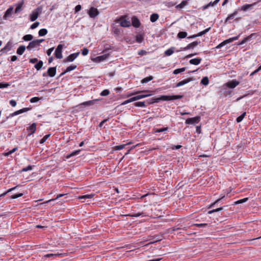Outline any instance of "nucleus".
I'll return each mask as SVG.
<instances>
[{
    "mask_svg": "<svg viewBox=\"0 0 261 261\" xmlns=\"http://www.w3.org/2000/svg\"><path fill=\"white\" fill-rule=\"evenodd\" d=\"M184 96L182 95H162L158 98H153L149 101L147 102L148 105L152 104L154 102H158L160 100L168 101L172 100L182 98Z\"/></svg>",
    "mask_w": 261,
    "mask_h": 261,
    "instance_id": "nucleus-1",
    "label": "nucleus"
},
{
    "mask_svg": "<svg viewBox=\"0 0 261 261\" xmlns=\"http://www.w3.org/2000/svg\"><path fill=\"white\" fill-rule=\"evenodd\" d=\"M119 23L120 25L123 28L129 27L130 26V22L127 15H122L120 16L116 21Z\"/></svg>",
    "mask_w": 261,
    "mask_h": 261,
    "instance_id": "nucleus-2",
    "label": "nucleus"
},
{
    "mask_svg": "<svg viewBox=\"0 0 261 261\" xmlns=\"http://www.w3.org/2000/svg\"><path fill=\"white\" fill-rule=\"evenodd\" d=\"M239 36H240V35L238 36L230 38L228 39L224 40V41H223L222 42H221V43L218 44L215 48L216 49H219V48H221L222 47H223V46L226 45L227 44L231 43L233 41L238 40Z\"/></svg>",
    "mask_w": 261,
    "mask_h": 261,
    "instance_id": "nucleus-3",
    "label": "nucleus"
},
{
    "mask_svg": "<svg viewBox=\"0 0 261 261\" xmlns=\"http://www.w3.org/2000/svg\"><path fill=\"white\" fill-rule=\"evenodd\" d=\"M41 11L42 8L41 7H39L37 9L33 10L32 14L30 15V20L31 21H35L39 16V13L41 12Z\"/></svg>",
    "mask_w": 261,
    "mask_h": 261,
    "instance_id": "nucleus-4",
    "label": "nucleus"
},
{
    "mask_svg": "<svg viewBox=\"0 0 261 261\" xmlns=\"http://www.w3.org/2000/svg\"><path fill=\"white\" fill-rule=\"evenodd\" d=\"M56 67H49L47 69L46 72L43 73V76H49L50 77H54L55 76L56 73Z\"/></svg>",
    "mask_w": 261,
    "mask_h": 261,
    "instance_id": "nucleus-5",
    "label": "nucleus"
},
{
    "mask_svg": "<svg viewBox=\"0 0 261 261\" xmlns=\"http://www.w3.org/2000/svg\"><path fill=\"white\" fill-rule=\"evenodd\" d=\"M63 44H59L55 50V57L57 59H61L63 57L62 56V49L63 48Z\"/></svg>",
    "mask_w": 261,
    "mask_h": 261,
    "instance_id": "nucleus-6",
    "label": "nucleus"
},
{
    "mask_svg": "<svg viewBox=\"0 0 261 261\" xmlns=\"http://www.w3.org/2000/svg\"><path fill=\"white\" fill-rule=\"evenodd\" d=\"M31 109V108H24L22 109L16 111L14 112V113L10 114L9 115V116H7L6 118V119H8L10 117H14L15 116H16V115L21 114L22 113L28 112L29 110H30Z\"/></svg>",
    "mask_w": 261,
    "mask_h": 261,
    "instance_id": "nucleus-7",
    "label": "nucleus"
},
{
    "mask_svg": "<svg viewBox=\"0 0 261 261\" xmlns=\"http://www.w3.org/2000/svg\"><path fill=\"white\" fill-rule=\"evenodd\" d=\"M201 120V117L199 116L193 118H189L186 119V123L187 124H193L198 123Z\"/></svg>",
    "mask_w": 261,
    "mask_h": 261,
    "instance_id": "nucleus-8",
    "label": "nucleus"
},
{
    "mask_svg": "<svg viewBox=\"0 0 261 261\" xmlns=\"http://www.w3.org/2000/svg\"><path fill=\"white\" fill-rule=\"evenodd\" d=\"M99 12L97 9L93 7L90 8L88 11V14L89 16L92 18H94L95 17H96L99 14Z\"/></svg>",
    "mask_w": 261,
    "mask_h": 261,
    "instance_id": "nucleus-9",
    "label": "nucleus"
},
{
    "mask_svg": "<svg viewBox=\"0 0 261 261\" xmlns=\"http://www.w3.org/2000/svg\"><path fill=\"white\" fill-rule=\"evenodd\" d=\"M80 52L72 54L68 56L66 59L63 60V62L66 63L68 62L73 61L79 55Z\"/></svg>",
    "mask_w": 261,
    "mask_h": 261,
    "instance_id": "nucleus-10",
    "label": "nucleus"
},
{
    "mask_svg": "<svg viewBox=\"0 0 261 261\" xmlns=\"http://www.w3.org/2000/svg\"><path fill=\"white\" fill-rule=\"evenodd\" d=\"M255 5L256 3H254L251 4H246L242 6L241 8L238 9L237 10L238 11H247L248 10L252 9L253 6H255Z\"/></svg>",
    "mask_w": 261,
    "mask_h": 261,
    "instance_id": "nucleus-11",
    "label": "nucleus"
},
{
    "mask_svg": "<svg viewBox=\"0 0 261 261\" xmlns=\"http://www.w3.org/2000/svg\"><path fill=\"white\" fill-rule=\"evenodd\" d=\"M36 123H33V124H32L31 125L27 128V130L29 132V133L27 135V137L31 136L32 135L35 133L36 130Z\"/></svg>",
    "mask_w": 261,
    "mask_h": 261,
    "instance_id": "nucleus-12",
    "label": "nucleus"
},
{
    "mask_svg": "<svg viewBox=\"0 0 261 261\" xmlns=\"http://www.w3.org/2000/svg\"><path fill=\"white\" fill-rule=\"evenodd\" d=\"M240 84V82L238 81H237L236 80H232V81L230 82H228L225 84V85L226 87L229 88H234L236 86L239 85Z\"/></svg>",
    "mask_w": 261,
    "mask_h": 261,
    "instance_id": "nucleus-13",
    "label": "nucleus"
},
{
    "mask_svg": "<svg viewBox=\"0 0 261 261\" xmlns=\"http://www.w3.org/2000/svg\"><path fill=\"white\" fill-rule=\"evenodd\" d=\"M109 57L108 53L105 54L103 55L97 56L93 59L95 62H100L106 60Z\"/></svg>",
    "mask_w": 261,
    "mask_h": 261,
    "instance_id": "nucleus-14",
    "label": "nucleus"
},
{
    "mask_svg": "<svg viewBox=\"0 0 261 261\" xmlns=\"http://www.w3.org/2000/svg\"><path fill=\"white\" fill-rule=\"evenodd\" d=\"M193 81V78L192 77H189L187 79L181 81H180L179 82L177 83L176 85L174 86V87H179L181 86H183L191 81Z\"/></svg>",
    "mask_w": 261,
    "mask_h": 261,
    "instance_id": "nucleus-15",
    "label": "nucleus"
},
{
    "mask_svg": "<svg viewBox=\"0 0 261 261\" xmlns=\"http://www.w3.org/2000/svg\"><path fill=\"white\" fill-rule=\"evenodd\" d=\"M132 25L135 28H139L141 25L140 20L136 16H133L132 18Z\"/></svg>",
    "mask_w": 261,
    "mask_h": 261,
    "instance_id": "nucleus-16",
    "label": "nucleus"
},
{
    "mask_svg": "<svg viewBox=\"0 0 261 261\" xmlns=\"http://www.w3.org/2000/svg\"><path fill=\"white\" fill-rule=\"evenodd\" d=\"M12 48V43H11L10 41H9L7 44L6 45V46L3 47V48H2L0 50V51L2 53H7L8 51H9L11 50Z\"/></svg>",
    "mask_w": 261,
    "mask_h": 261,
    "instance_id": "nucleus-17",
    "label": "nucleus"
},
{
    "mask_svg": "<svg viewBox=\"0 0 261 261\" xmlns=\"http://www.w3.org/2000/svg\"><path fill=\"white\" fill-rule=\"evenodd\" d=\"M238 13V11L237 9L232 13L229 14L225 20V23H227L230 20L233 19Z\"/></svg>",
    "mask_w": 261,
    "mask_h": 261,
    "instance_id": "nucleus-18",
    "label": "nucleus"
},
{
    "mask_svg": "<svg viewBox=\"0 0 261 261\" xmlns=\"http://www.w3.org/2000/svg\"><path fill=\"white\" fill-rule=\"evenodd\" d=\"M39 46V44H38V42L36 40H35L29 43V45L27 47V48L28 50H31L32 48H35Z\"/></svg>",
    "mask_w": 261,
    "mask_h": 261,
    "instance_id": "nucleus-19",
    "label": "nucleus"
},
{
    "mask_svg": "<svg viewBox=\"0 0 261 261\" xmlns=\"http://www.w3.org/2000/svg\"><path fill=\"white\" fill-rule=\"evenodd\" d=\"M98 99H93L91 100H89L87 101H85L84 102H82L80 104L81 106H90L94 105L96 101H97Z\"/></svg>",
    "mask_w": 261,
    "mask_h": 261,
    "instance_id": "nucleus-20",
    "label": "nucleus"
},
{
    "mask_svg": "<svg viewBox=\"0 0 261 261\" xmlns=\"http://www.w3.org/2000/svg\"><path fill=\"white\" fill-rule=\"evenodd\" d=\"M13 7H11L9 8L7 10V11H6V12L5 13V15L3 17L4 19L7 20V18L11 15V14L13 12Z\"/></svg>",
    "mask_w": 261,
    "mask_h": 261,
    "instance_id": "nucleus-21",
    "label": "nucleus"
},
{
    "mask_svg": "<svg viewBox=\"0 0 261 261\" xmlns=\"http://www.w3.org/2000/svg\"><path fill=\"white\" fill-rule=\"evenodd\" d=\"M199 43H200V42H198V41L193 42L189 44L186 47L183 48L182 50H186L187 49H189L190 48H193V47L197 46Z\"/></svg>",
    "mask_w": 261,
    "mask_h": 261,
    "instance_id": "nucleus-22",
    "label": "nucleus"
},
{
    "mask_svg": "<svg viewBox=\"0 0 261 261\" xmlns=\"http://www.w3.org/2000/svg\"><path fill=\"white\" fill-rule=\"evenodd\" d=\"M163 236L162 235H156L153 237L152 239H150L151 240V243H154L157 242H159L162 240Z\"/></svg>",
    "mask_w": 261,
    "mask_h": 261,
    "instance_id": "nucleus-23",
    "label": "nucleus"
},
{
    "mask_svg": "<svg viewBox=\"0 0 261 261\" xmlns=\"http://www.w3.org/2000/svg\"><path fill=\"white\" fill-rule=\"evenodd\" d=\"M201 61V58H194V59H191L189 61V63L191 64L197 65L200 63Z\"/></svg>",
    "mask_w": 261,
    "mask_h": 261,
    "instance_id": "nucleus-24",
    "label": "nucleus"
},
{
    "mask_svg": "<svg viewBox=\"0 0 261 261\" xmlns=\"http://www.w3.org/2000/svg\"><path fill=\"white\" fill-rule=\"evenodd\" d=\"M81 149H78L77 150L73 151L72 152H71L70 153L67 154L66 156V158L67 159H68L73 156L79 154V153L81 152Z\"/></svg>",
    "mask_w": 261,
    "mask_h": 261,
    "instance_id": "nucleus-25",
    "label": "nucleus"
},
{
    "mask_svg": "<svg viewBox=\"0 0 261 261\" xmlns=\"http://www.w3.org/2000/svg\"><path fill=\"white\" fill-rule=\"evenodd\" d=\"M112 49V47L111 45L109 44H106L104 46V49L103 50V53L105 54L108 53L109 56H110V54L111 53V50Z\"/></svg>",
    "mask_w": 261,
    "mask_h": 261,
    "instance_id": "nucleus-26",
    "label": "nucleus"
},
{
    "mask_svg": "<svg viewBox=\"0 0 261 261\" xmlns=\"http://www.w3.org/2000/svg\"><path fill=\"white\" fill-rule=\"evenodd\" d=\"M126 216L132 217H138L139 216L144 217L146 216V215H145L143 212H138V213H133L132 214L127 215Z\"/></svg>",
    "mask_w": 261,
    "mask_h": 261,
    "instance_id": "nucleus-27",
    "label": "nucleus"
},
{
    "mask_svg": "<svg viewBox=\"0 0 261 261\" xmlns=\"http://www.w3.org/2000/svg\"><path fill=\"white\" fill-rule=\"evenodd\" d=\"M95 196L94 193H91L90 194H86L82 196H80L79 197V198L80 199H91L92 198Z\"/></svg>",
    "mask_w": 261,
    "mask_h": 261,
    "instance_id": "nucleus-28",
    "label": "nucleus"
},
{
    "mask_svg": "<svg viewBox=\"0 0 261 261\" xmlns=\"http://www.w3.org/2000/svg\"><path fill=\"white\" fill-rule=\"evenodd\" d=\"M25 50V46L24 45L20 46L17 49L16 53L19 55H22Z\"/></svg>",
    "mask_w": 261,
    "mask_h": 261,
    "instance_id": "nucleus-29",
    "label": "nucleus"
},
{
    "mask_svg": "<svg viewBox=\"0 0 261 261\" xmlns=\"http://www.w3.org/2000/svg\"><path fill=\"white\" fill-rule=\"evenodd\" d=\"M219 1H220V0H215L213 2H210L208 4L203 6V9H207L208 8H209L211 6H213L216 5L217 3H219Z\"/></svg>",
    "mask_w": 261,
    "mask_h": 261,
    "instance_id": "nucleus-30",
    "label": "nucleus"
},
{
    "mask_svg": "<svg viewBox=\"0 0 261 261\" xmlns=\"http://www.w3.org/2000/svg\"><path fill=\"white\" fill-rule=\"evenodd\" d=\"M254 35V34H251L250 35L248 36L247 37L244 38L239 43L240 45H242L247 41L250 40L252 36Z\"/></svg>",
    "mask_w": 261,
    "mask_h": 261,
    "instance_id": "nucleus-31",
    "label": "nucleus"
},
{
    "mask_svg": "<svg viewBox=\"0 0 261 261\" xmlns=\"http://www.w3.org/2000/svg\"><path fill=\"white\" fill-rule=\"evenodd\" d=\"M159 15L157 13H153L151 15L150 20L152 22H155L159 18Z\"/></svg>",
    "mask_w": 261,
    "mask_h": 261,
    "instance_id": "nucleus-32",
    "label": "nucleus"
},
{
    "mask_svg": "<svg viewBox=\"0 0 261 261\" xmlns=\"http://www.w3.org/2000/svg\"><path fill=\"white\" fill-rule=\"evenodd\" d=\"M43 65V62L42 61L40 60L37 62V64L35 65V68L37 69V70H39L41 69L42 67V66Z\"/></svg>",
    "mask_w": 261,
    "mask_h": 261,
    "instance_id": "nucleus-33",
    "label": "nucleus"
},
{
    "mask_svg": "<svg viewBox=\"0 0 261 261\" xmlns=\"http://www.w3.org/2000/svg\"><path fill=\"white\" fill-rule=\"evenodd\" d=\"M175 47H171L165 51V55L167 56H169L173 54L174 51Z\"/></svg>",
    "mask_w": 261,
    "mask_h": 261,
    "instance_id": "nucleus-34",
    "label": "nucleus"
},
{
    "mask_svg": "<svg viewBox=\"0 0 261 261\" xmlns=\"http://www.w3.org/2000/svg\"><path fill=\"white\" fill-rule=\"evenodd\" d=\"M23 5V2H21L20 4H19L16 7L15 10V13H17L22 10V6Z\"/></svg>",
    "mask_w": 261,
    "mask_h": 261,
    "instance_id": "nucleus-35",
    "label": "nucleus"
},
{
    "mask_svg": "<svg viewBox=\"0 0 261 261\" xmlns=\"http://www.w3.org/2000/svg\"><path fill=\"white\" fill-rule=\"evenodd\" d=\"M134 105L138 107H146L147 105L145 101H138L135 103Z\"/></svg>",
    "mask_w": 261,
    "mask_h": 261,
    "instance_id": "nucleus-36",
    "label": "nucleus"
},
{
    "mask_svg": "<svg viewBox=\"0 0 261 261\" xmlns=\"http://www.w3.org/2000/svg\"><path fill=\"white\" fill-rule=\"evenodd\" d=\"M48 31L46 29H42L39 30L38 32V34L39 36H44L46 35Z\"/></svg>",
    "mask_w": 261,
    "mask_h": 261,
    "instance_id": "nucleus-37",
    "label": "nucleus"
},
{
    "mask_svg": "<svg viewBox=\"0 0 261 261\" xmlns=\"http://www.w3.org/2000/svg\"><path fill=\"white\" fill-rule=\"evenodd\" d=\"M151 95H152V94L138 95L135 96V97L136 98V100H137L149 96Z\"/></svg>",
    "mask_w": 261,
    "mask_h": 261,
    "instance_id": "nucleus-38",
    "label": "nucleus"
},
{
    "mask_svg": "<svg viewBox=\"0 0 261 261\" xmlns=\"http://www.w3.org/2000/svg\"><path fill=\"white\" fill-rule=\"evenodd\" d=\"M187 33L186 32H179L177 34V37L179 39H183L187 37Z\"/></svg>",
    "mask_w": 261,
    "mask_h": 261,
    "instance_id": "nucleus-39",
    "label": "nucleus"
},
{
    "mask_svg": "<svg viewBox=\"0 0 261 261\" xmlns=\"http://www.w3.org/2000/svg\"><path fill=\"white\" fill-rule=\"evenodd\" d=\"M208 83H209V80L207 76H205L202 79V80L201 81V84H202L204 86H206L208 84Z\"/></svg>",
    "mask_w": 261,
    "mask_h": 261,
    "instance_id": "nucleus-40",
    "label": "nucleus"
},
{
    "mask_svg": "<svg viewBox=\"0 0 261 261\" xmlns=\"http://www.w3.org/2000/svg\"><path fill=\"white\" fill-rule=\"evenodd\" d=\"M77 68V66L76 65H71L68 66L65 71V72H68L72 70L75 69Z\"/></svg>",
    "mask_w": 261,
    "mask_h": 261,
    "instance_id": "nucleus-41",
    "label": "nucleus"
},
{
    "mask_svg": "<svg viewBox=\"0 0 261 261\" xmlns=\"http://www.w3.org/2000/svg\"><path fill=\"white\" fill-rule=\"evenodd\" d=\"M153 77L151 75H150V76L145 77L143 80H142L141 83L143 84L147 83V82L153 80Z\"/></svg>",
    "mask_w": 261,
    "mask_h": 261,
    "instance_id": "nucleus-42",
    "label": "nucleus"
},
{
    "mask_svg": "<svg viewBox=\"0 0 261 261\" xmlns=\"http://www.w3.org/2000/svg\"><path fill=\"white\" fill-rule=\"evenodd\" d=\"M168 129V128L166 127L162 128H154L153 130L155 133H159L165 131H167Z\"/></svg>",
    "mask_w": 261,
    "mask_h": 261,
    "instance_id": "nucleus-43",
    "label": "nucleus"
},
{
    "mask_svg": "<svg viewBox=\"0 0 261 261\" xmlns=\"http://www.w3.org/2000/svg\"><path fill=\"white\" fill-rule=\"evenodd\" d=\"M130 144V143H128L123 144V145L116 146H115V148H114L115 150H119L122 149L124 148L125 147V146H126L127 145H128Z\"/></svg>",
    "mask_w": 261,
    "mask_h": 261,
    "instance_id": "nucleus-44",
    "label": "nucleus"
},
{
    "mask_svg": "<svg viewBox=\"0 0 261 261\" xmlns=\"http://www.w3.org/2000/svg\"><path fill=\"white\" fill-rule=\"evenodd\" d=\"M185 70H186V67L176 69L173 71V73L174 74H177L179 73L185 71Z\"/></svg>",
    "mask_w": 261,
    "mask_h": 261,
    "instance_id": "nucleus-45",
    "label": "nucleus"
},
{
    "mask_svg": "<svg viewBox=\"0 0 261 261\" xmlns=\"http://www.w3.org/2000/svg\"><path fill=\"white\" fill-rule=\"evenodd\" d=\"M33 35H30V34L25 35L23 37V39L26 41H31L33 39Z\"/></svg>",
    "mask_w": 261,
    "mask_h": 261,
    "instance_id": "nucleus-46",
    "label": "nucleus"
},
{
    "mask_svg": "<svg viewBox=\"0 0 261 261\" xmlns=\"http://www.w3.org/2000/svg\"><path fill=\"white\" fill-rule=\"evenodd\" d=\"M210 29H211V28H208L205 29L203 31H201V32L198 33V34H196L197 36L200 37V36H201L205 34L206 33H207L210 30Z\"/></svg>",
    "mask_w": 261,
    "mask_h": 261,
    "instance_id": "nucleus-47",
    "label": "nucleus"
},
{
    "mask_svg": "<svg viewBox=\"0 0 261 261\" xmlns=\"http://www.w3.org/2000/svg\"><path fill=\"white\" fill-rule=\"evenodd\" d=\"M224 206H222V207H220L219 208H215V209H213L212 210H211V211H209L207 213L208 214H211L213 213H215V212H220V211L222 210L223 209V207Z\"/></svg>",
    "mask_w": 261,
    "mask_h": 261,
    "instance_id": "nucleus-48",
    "label": "nucleus"
},
{
    "mask_svg": "<svg viewBox=\"0 0 261 261\" xmlns=\"http://www.w3.org/2000/svg\"><path fill=\"white\" fill-rule=\"evenodd\" d=\"M143 40V36L141 34L136 36V41L138 43H141Z\"/></svg>",
    "mask_w": 261,
    "mask_h": 261,
    "instance_id": "nucleus-49",
    "label": "nucleus"
},
{
    "mask_svg": "<svg viewBox=\"0 0 261 261\" xmlns=\"http://www.w3.org/2000/svg\"><path fill=\"white\" fill-rule=\"evenodd\" d=\"M246 113L244 112L242 114H241L240 116L237 118L236 121L238 123H239L242 121L243 118L246 115Z\"/></svg>",
    "mask_w": 261,
    "mask_h": 261,
    "instance_id": "nucleus-50",
    "label": "nucleus"
},
{
    "mask_svg": "<svg viewBox=\"0 0 261 261\" xmlns=\"http://www.w3.org/2000/svg\"><path fill=\"white\" fill-rule=\"evenodd\" d=\"M188 2L187 1H183L179 5H178L176 6V7L181 9L183 8L185 6H186Z\"/></svg>",
    "mask_w": 261,
    "mask_h": 261,
    "instance_id": "nucleus-51",
    "label": "nucleus"
},
{
    "mask_svg": "<svg viewBox=\"0 0 261 261\" xmlns=\"http://www.w3.org/2000/svg\"><path fill=\"white\" fill-rule=\"evenodd\" d=\"M224 197V196L222 197L221 198H219L218 199H217V200H216L214 203H212L211 204H210L209 205V206L208 207V208H212L213 207H214L217 203H218L220 200H221Z\"/></svg>",
    "mask_w": 261,
    "mask_h": 261,
    "instance_id": "nucleus-52",
    "label": "nucleus"
},
{
    "mask_svg": "<svg viewBox=\"0 0 261 261\" xmlns=\"http://www.w3.org/2000/svg\"><path fill=\"white\" fill-rule=\"evenodd\" d=\"M50 134H47V135H46L45 136H44L43 137V138L40 140V144L44 143L46 141V140L50 137Z\"/></svg>",
    "mask_w": 261,
    "mask_h": 261,
    "instance_id": "nucleus-53",
    "label": "nucleus"
},
{
    "mask_svg": "<svg viewBox=\"0 0 261 261\" xmlns=\"http://www.w3.org/2000/svg\"><path fill=\"white\" fill-rule=\"evenodd\" d=\"M41 99H42L41 97H34L30 99V102L31 103H35L39 101Z\"/></svg>",
    "mask_w": 261,
    "mask_h": 261,
    "instance_id": "nucleus-54",
    "label": "nucleus"
},
{
    "mask_svg": "<svg viewBox=\"0 0 261 261\" xmlns=\"http://www.w3.org/2000/svg\"><path fill=\"white\" fill-rule=\"evenodd\" d=\"M32 170V166L29 165L27 167L22 168L20 172H26V171H28L29 170Z\"/></svg>",
    "mask_w": 261,
    "mask_h": 261,
    "instance_id": "nucleus-55",
    "label": "nucleus"
},
{
    "mask_svg": "<svg viewBox=\"0 0 261 261\" xmlns=\"http://www.w3.org/2000/svg\"><path fill=\"white\" fill-rule=\"evenodd\" d=\"M109 94H110V91L109 90H108V89H105V90H103L100 93V94L101 96H105L108 95Z\"/></svg>",
    "mask_w": 261,
    "mask_h": 261,
    "instance_id": "nucleus-56",
    "label": "nucleus"
},
{
    "mask_svg": "<svg viewBox=\"0 0 261 261\" xmlns=\"http://www.w3.org/2000/svg\"><path fill=\"white\" fill-rule=\"evenodd\" d=\"M248 200V198L246 197V198H244L243 199H240L238 201H237L235 203L236 204H240V203H243L244 202H246L247 200Z\"/></svg>",
    "mask_w": 261,
    "mask_h": 261,
    "instance_id": "nucleus-57",
    "label": "nucleus"
},
{
    "mask_svg": "<svg viewBox=\"0 0 261 261\" xmlns=\"http://www.w3.org/2000/svg\"><path fill=\"white\" fill-rule=\"evenodd\" d=\"M9 85V84L8 83H0V88H7Z\"/></svg>",
    "mask_w": 261,
    "mask_h": 261,
    "instance_id": "nucleus-58",
    "label": "nucleus"
},
{
    "mask_svg": "<svg viewBox=\"0 0 261 261\" xmlns=\"http://www.w3.org/2000/svg\"><path fill=\"white\" fill-rule=\"evenodd\" d=\"M39 24L40 23L39 22H35L31 25L30 29L32 30L35 29V28L38 27Z\"/></svg>",
    "mask_w": 261,
    "mask_h": 261,
    "instance_id": "nucleus-59",
    "label": "nucleus"
},
{
    "mask_svg": "<svg viewBox=\"0 0 261 261\" xmlns=\"http://www.w3.org/2000/svg\"><path fill=\"white\" fill-rule=\"evenodd\" d=\"M89 53V49L87 48H84L82 50V54L83 55V56H86L87 55H88Z\"/></svg>",
    "mask_w": 261,
    "mask_h": 261,
    "instance_id": "nucleus-60",
    "label": "nucleus"
},
{
    "mask_svg": "<svg viewBox=\"0 0 261 261\" xmlns=\"http://www.w3.org/2000/svg\"><path fill=\"white\" fill-rule=\"evenodd\" d=\"M61 255V254H59V253H57V254L50 253V254H46L45 255V256L46 257H53V256H60Z\"/></svg>",
    "mask_w": 261,
    "mask_h": 261,
    "instance_id": "nucleus-61",
    "label": "nucleus"
},
{
    "mask_svg": "<svg viewBox=\"0 0 261 261\" xmlns=\"http://www.w3.org/2000/svg\"><path fill=\"white\" fill-rule=\"evenodd\" d=\"M22 195H23L22 193H18V194H14L11 196V198L16 199V198H17L18 197L22 196Z\"/></svg>",
    "mask_w": 261,
    "mask_h": 261,
    "instance_id": "nucleus-62",
    "label": "nucleus"
},
{
    "mask_svg": "<svg viewBox=\"0 0 261 261\" xmlns=\"http://www.w3.org/2000/svg\"><path fill=\"white\" fill-rule=\"evenodd\" d=\"M18 148L17 147H15L13 149H12V150H11L10 151H9V152H7L6 153V156H8L10 154H11L12 153H13V152H14L15 151H16L17 150Z\"/></svg>",
    "mask_w": 261,
    "mask_h": 261,
    "instance_id": "nucleus-63",
    "label": "nucleus"
},
{
    "mask_svg": "<svg viewBox=\"0 0 261 261\" xmlns=\"http://www.w3.org/2000/svg\"><path fill=\"white\" fill-rule=\"evenodd\" d=\"M82 7L80 5H78L75 6L74 10L75 12H78L81 10Z\"/></svg>",
    "mask_w": 261,
    "mask_h": 261,
    "instance_id": "nucleus-64",
    "label": "nucleus"
}]
</instances>
